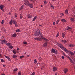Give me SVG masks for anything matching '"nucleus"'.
Instances as JSON below:
<instances>
[{"instance_id":"1","label":"nucleus","mask_w":75,"mask_h":75,"mask_svg":"<svg viewBox=\"0 0 75 75\" xmlns=\"http://www.w3.org/2000/svg\"><path fill=\"white\" fill-rule=\"evenodd\" d=\"M35 35L36 37H37V36L40 37L41 38L43 39L45 41H48V39L42 36V34L40 33V30L39 29H38L37 31L35 32Z\"/></svg>"},{"instance_id":"2","label":"nucleus","mask_w":75,"mask_h":75,"mask_svg":"<svg viewBox=\"0 0 75 75\" xmlns=\"http://www.w3.org/2000/svg\"><path fill=\"white\" fill-rule=\"evenodd\" d=\"M13 23V24L15 25V27H17V26H18V25H17V21L14 20H12L10 21L9 24H11V25H12V23Z\"/></svg>"},{"instance_id":"3","label":"nucleus","mask_w":75,"mask_h":75,"mask_svg":"<svg viewBox=\"0 0 75 75\" xmlns=\"http://www.w3.org/2000/svg\"><path fill=\"white\" fill-rule=\"evenodd\" d=\"M25 1L24 4H25V5L26 6H28V5L30 4V3L28 2V0H25Z\"/></svg>"},{"instance_id":"4","label":"nucleus","mask_w":75,"mask_h":75,"mask_svg":"<svg viewBox=\"0 0 75 75\" xmlns=\"http://www.w3.org/2000/svg\"><path fill=\"white\" fill-rule=\"evenodd\" d=\"M58 47H60V48H61V49H62L63 48H64V46H63V45H62V44H61L60 43H59L58 44Z\"/></svg>"},{"instance_id":"5","label":"nucleus","mask_w":75,"mask_h":75,"mask_svg":"<svg viewBox=\"0 0 75 75\" xmlns=\"http://www.w3.org/2000/svg\"><path fill=\"white\" fill-rule=\"evenodd\" d=\"M63 71L64 74H66L68 71V70L67 68H65L63 70Z\"/></svg>"},{"instance_id":"6","label":"nucleus","mask_w":75,"mask_h":75,"mask_svg":"<svg viewBox=\"0 0 75 75\" xmlns=\"http://www.w3.org/2000/svg\"><path fill=\"white\" fill-rule=\"evenodd\" d=\"M4 5H1L0 6V9L1 10H2V9H4Z\"/></svg>"},{"instance_id":"7","label":"nucleus","mask_w":75,"mask_h":75,"mask_svg":"<svg viewBox=\"0 0 75 75\" xmlns=\"http://www.w3.org/2000/svg\"><path fill=\"white\" fill-rule=\"evenodd\" d=\"M67 58H68V59H69V60H70L71 62V63H72V64H74V62H73V61H72V60L71 59V58H70V57H69V56H68L67 57Z\"/></svg>"},{"instance_id":"8","label":"nucleus","mask_w":75,"mask_h":75,"mask_svg":"<svg viewBox=\"0 0 75 75\" xmlns=\"http://www.w3.org/2000/svg\"><path fill=\"white\" fill-rule=\"evenodd\" d=\"M27 17L29 18H32L33 17V16L30 14H28L27 16Z\"/></svg>"},{"instance_id":"9","label":"nucleus","mask_w":75,"mask_h":75,"mask_svg":"<svg viewBox=\"0 0 75 75\" xmlns=\"http://www.w3.org/2000/svg\"><path fill=\"white\" fill-rule=\"evenodd\" d=\"M48 44L47 43V42H46L43 45V47H46L47 46Z\"/></svg>"},{"instance_id":"10","label":"nucleus","mask_w":75,"mask_h":75,"mask_svg":"<svg viewBox=\"0 0 75 75\" xmlns=\"http://www.w3.org/2000/svg\"><path fill=\"white\" fill-rule=\"evenodd\" d=\"M69 53H70V54H71V56L73 57H74V53L71 51L69 52Z\"/></svg>"},{"instance_id":"11","label":"nucleus","mask_w":75,"mask_h":75,"mask_svg":"<svg viewBox=\"0 0 75 75\" xmlns=\"http://www.w3.org/2000/svg\"><path fill=\"white\" fill-rule=\"evenodd\" d=\"M41 39L40 38H35V40H38L39 41L41 40Z\"/></svg>"},{"instance_id":"12","label":"nucleus","mask_w":75,"mask_h":75,"mask_svg":"<svg viewBox=\"0 0 75 75\" xmlns=\"http://www.w3.org/2000/svg\"><path fill=\"white\" fill-rule=\"evenodd\" d=\"M0 41H1V44H4V40H1Z\"/></svg>"},{"instance_id":"13","label":"nucleus","mask_w":75,"mask_h":75,"mask_svg":"<svg viewBox=\"0 0 75 75\" xmlns=\"http://www.w3.org/2000/svg\"><path fill=\"white\" fill-rule=\"evenodd\" d=\"M17 36V35L16 33H14L12 35V37L13 38H15Z\"/></svg>"},{"instance_id":"14","label":"nucleus","mask_w":75,"mask_h":75,"mask_svg":"<svg viewBox=\"0 0 75 75\" xmlns=\"http://www.w3.org/2000/svg\"><path fill=\"white\" fill-rule=\"evenodd\" d=\"M70 20L71 22H74V21H75V20H74V19L73 18H71L70 19Z\"/></svg>"},{"instance_id":"15","label":"nucleus","mask_w":75,"mask_h":75,"mask_svg":"<svg viewBox=\"0 0 75 75\" xmlns=\"http://www.w3.org/2000/svg\"><path fill=\"white\" fill-rule=\"evenodd\" d=\"M55 50L54 49L52 48L51 50V52H52L53 53H55Z\"/></svg>"},{"instance_id":"16","label":"nucleus","mask_w":75,"mask_h":75,"mask_svg":"<svg viewBox=\"0 0 75 75\" xmlns=\"http://www.w3.org/2000/svg\"><path fill=\"white\" fill-rule=\"evenodd\" d=\"M69 46L70 47H74V46L73 44H69Z\"/></svg>"},{"instance_id":"17","label":"nucleus","mask_w":75,"mask_h":75,"mask_svg":"<svg viewBox=\"0 0 75 75\" xmlns=\"http://www.w3.org/2000/svg\"><path fill=\"white\" fill-rule=\"evenodd\" d=\"M61 21H62L63 23H65V22H66V20L64 19H62L61 20Z\"/></svg>"},{"instance_id":"18","label":"nucleus","mask_w":75,"mask_h":75,"mask_svg":"<svg viewBox=\"0 0 75 75\" xmlns=\"http://www.w3.org/2000/svg\"><path fill=\"white\" fill-rule=\"evenodd\" d=\"M28 5L30 8H33V5L32 4L29 3Z\"/></svg>"},{"instance_id":"19","label":"nucleus","mask_w":75,"mask_h":75,"mask_svg":"<svg viewBox=\"0 0 75 75\" xmlns=\"http://www.w3.org/2000/svg\"><path fill=\"white\" fill-rule=\"evenodd\" d=\"M24 8V5H23L22 6H21V7L20 8L19 10H21L23 9Z\"/></svg>"},{"instance_id":"20","label":"nucleus","mask_w":75,"mask_h":75,"mask_svg":"<svg viewBox=\"0 0 75 75\" xmlns=\"http://www.w3.org/2000/svg\"><path fill=\"white\" fill-rule=\"evenodd\" d=\"M65 13L66 14H68V10L67 9H66L65 10Z\"/></svg>"},{"instance_id":"21","label":"nucleus","mask_w":75,"mask_h":75,"mask_svg":"<svg viewBox=\"0 0 75 75\" xmlns=\"http://www.w3.org/2000/svg\"><path fill=\"white\" fill-rule=\"evenodd\" d=\"M53 69L54 71H57V68L55 67H53Z\"/></svg>"},{"instance_id":"22","label":"nucleus","mask_w":75,"mask_h":75,"mask_svg":"<svg viewBox=\"0 0 75 75\" xmlns=\"http://www.w3.org/2000/svg\"><path fill=\"white\" fill-rule=\"evenodd\" d=\"M6 45H7L8 46H10V45H11V44L10 43H7L6 44Z\"/></svg>"},{"instance_id":"23","label":"nucleus","mask_w":75,"mask_h":75,"mask_svg":"<svg viewBox=\"0 0 75 75\" xmlns=\"http://www.w3.org/2000/svg\"><path fill=\"white\" fill-rule=\"evenodd\" d=\"M36 18H37V16H35V17L33 18V19L32 20V21H34L35 20V19H36Z\"/></svg>"},{"instance_id":"24","label":"nucleus","mask_w":75,"mask_h":75,"mask_svg":"<svg viewBox=\"0 0 75 75\" xmlns=\"http://www.w3.org/2000/svg\"><path fill=\"white\" fill-rule=\"evenodd\" d=\"M13 58H16L17 56V55H16V54H13Z\"/></svg>"},{"instance_id":"25","label":"nucleus","mask_w":75,"mask_h":75,"mask_svg":"<svg viewBox=\"0 0 75 75\" xmlns=\"http://www.w3.org/2000/svg\"><path fill=\"white\" fill-rule=\"evenodd\" d=\"M8 48L10 49H12V48H13V46L11 45H10L8 46Z\"/></svg>"},{"instance_id":"26","label":"nucleus","mask_w":75,"mask_h":75,"mask_svg":"<svg viewBox=\"0 0 75 75\" xmlns=\"http://www.w3.org/2000/svg\"><path fill=\"white\" fill-rule=\"evenodd\" d=\"M62 49V50H64V51H66V50H67L66 48H65L64 47H63Z\"/></svg>"},{"instance_id":"27","label":"nucleus","mask_w":75,"mask_h":75,"mask_svg":"<svg viewBox=\"0 0 75 75\" xmlns=\"http://www.w3.org/2000/svg\"><path fill=\"white\" fill-rule=\"evenodd\" d=\"M67 41L65 40H62V42H67Z\"/></svg>"},{"instance_id":"28","label":"nucleus","mask_w":75,"mask_h":75,"mask_svg":"<svg viewBox=\"0 0 75 75\" xmlns=\"http://www.w3.org/2000/svg\"><path fill=\"white\" fill-rule=\"evenodd\" d=\"M71 27H69L66 28V30H69V29H71Z\"/></svg>"},{"instance_id":"29","label":"nucleus","mask_w":75,"mask_h":75,"mask_svg":"<svg viewBox=\"0 0 75 75\" xmlns=\"http://www.w3.org/2000/svg\"><path fill=\"white\" fill-rule=\"evenodd\" d=\"M65 34H64V33H63L62 34V37L63 38H64V37H65Z\"/></svg>"},{"instance_id":"30","label":"nucleus","mask_w":75,"mask_h":75,"mask_svg":"<svg viewBox=\"0 0 75 75\" xmlns=\"http://www.w3.org/2000/svg\"><path fill=\"white\" fill-rule=\"evenodd\" d=\"M18 70V69L16 68V69H14L13 71L14 72H16V71H17Z\"/></svg>"},{"instance_id":"31","label":"nucleus","mask_w":75,"mask_h":75,"mask_svg":"<svg viewBox=\"0 0 75 75\" xmlns=\"http://www.w3.org/2000/svg\"><path fill=\"white\" fill-rule=\"evenodd\" d=\"M37 62V59H34V63H35V64H36Z\"/></svg>"},{"instance_id":"32","label":"nucleus","mask_w":75,"mask_h":75,"mask_svg":"<svg viewBox=\"0 0 75 75\" xmlns=\"http://www.w3.org/2000/svg\"><path fill=\"white\" fill-rule=\"evenodd\" d=\"M20 30L19 29H18L16 30V32H20Z\"/></svg>"},{"instance_id":"33","label":"nucleus","mask_w":75,"mask_h":75,"mask_svg":"<svg viewBox=\"0 0 75 75\" xmlns=\"http://www.w3.org/2000/svg\"><path fill=\"white\" fill-rule=\"evenodd\" d=\"M7 42V41L6 40H4V43H5V44H6Z\"/></svg>"},{"instance_id":"34","label":"nucleus","mask_w":75,"mask_h":75,"mask_svg":"<svg viewBox=\"0 0 75 75\" xmlns=\"http://www.w3.org/2000/svg\"><path fill=\"white\" fill-rule=\"evenodd\" d=\"M24 56H21L20 57V58L21 59L22 58H24Z\"/></svg>"},{"instance_id":"35","label":"nucleus","mask_w":75,"mask_h":75,"mask_svg":"<svg viewBox=\"0 0 75 75\" xmlns=\"http://www.w3.org/2000/svg\"><path fill=\"white\" fill-rule=\"evenodd\" d=\"M59 20H57L56 22V24H58V23H59Z\"/></svg>"},{"instance_id":"36","label":"nucleus","mask_w":75,"mask_h":75,"mask_svg":"<svg viewBox=\"0 0 75 75\" xmlns=\"http://www.w3.org/2000/svg\"><path fill=\"white\" fill-rule=\"evenodd\" d=\"M18 75H21V72L19 71L18 72Z\"/></svg>"},{"instance_id":"37","label":"nucleus","mask_w":75,"mask_h":75,"mask_svg":"<svg viewBox=\"0 0 75 75\" xmlns=\"http://www.w3.org/2000/svg\"><path fill=\"white\" fill-rule=\"evenodd\" d=\"M4 20H3L1 22V24H4Z\"/></svg>"},{"instance_id":"38","label":"nucleus","mask_w":75,"mask_h":75,"mask_svg":"<svg viewBox=\"0 0 75 75\" xmlns=\"http://www.w3.org/2000/svg\"><path fill=\"white\" fill-rule=\"evenodd\" d=\"M56 54H57V53H58V52L57 51V50H55V53Z\"/></svg>"},{"instance_id":"39","label":"nucleus","mask_w":75,"mask_h":75,"mask_svg":"<svg viewBox=\"0 0 75 75\" xmlns=\"http://www.w3.org/2000/svg\"><path fill=\"white\" fill-rule=\"evenodd\" d=\"M64 15V14L63 13H62V14H61V17H62V16H63Z\"/></svg>"},{"instance_id":"40","label":"nucleus","mask_w":75,"mask_h":75,"mask_svg":"<svg viewBox=\"0 0 75 75\" xmlns=\"http://www.w3.org/2000/svg\"><path fill=\"white\" fill-rule=\"evenodd\" d=\"M8 59L9 61H11V59H10V57H9Z\"/></svg>"},{"instance_id":"41","label":"nucleus","mask_w":75,"mask_h":75,"mask_svg":"<svg viewBox=\"0 0 75 75\" xmlns=\"http://www.w3.org/2000/svg\"><path fill=\"white\" fill-rule=\"evenodd\" d=\"M1 62H4V60H3V59H1Z\"/></svg>"},{"instance_id":"42","label":"nucleus","mask_w":75,"mask_h":75,"mask_svg":"<svg viewBox=\"0 0 75 75\" xmlns=\"http://www.w3.org/2000/svg\"><path fill=\"white\" fill-rule=\"evenodd\" d=\"M58 36H59V33H58L57 34L56 36L57 37H58Z\"/></svg>"},{"instance_id":"43","label":"nucleus","mask_w":75,"mask_h":75,"mask_svg":"<svg viewBox=\"0 0 75 75\" xmlns=\"http://www.w3.org/2000/svg\"><path fill=\"white\" fill-rule=\"evenodd\" d=\"M13 54H17V52L14 51H13Z\"/></svg>"},{"instance_id":"44","label":"nucleus","mask_w":75,"mask_h":75,"mask_svg":"<svg viewBox=\"0 0 75 75\" xmlns=\"http://www.w3.org/2000/svg\"><path fill=\"white\" fill-rule=\"evenodd\" d=\"M23 44H27V42H23Z\"/></svg>"},{"instance_id":"45","label":"nucleus","mask_w":75,"mask_h":75,"mask_svg":"<svg viewBox=\"0 0 75 75\" xmlns=\"http://www.w3.org/2000/svg\"><path fill=\"white\" fill-rule=\"evenodd\" d=\"M51 7H52V8L53 9H54V6L52 5H51Z\"/></svg>"},{"instance_id":"46","label":"nucleus","mask_w":75,"mask_h":75,"mask_svg":"<svg viewBox=\"0 0 75 75\" xmlns=\"http://www.w3.org/2000/svg\"><path fill=\"white\" fill-rule=\"evenodd\" d=\"M31 75H35V73H34V72H33V73H32Z\"/></svg>"},{"instance_id":"47","label":"nucleus","mask_w":75,"mask_h":75,"mask_svg":"<svg viewBox=\"0 0 75 75\" xmlns=\"http://www.w3.org/2000/svg\"><path fill=\"white\" fill-rule=\"evenodd\" d=\"M5 57L6 58H7V59H8V58H9V57L7 56H5Z\"/></svg>"},{"instance_id":"48","label":"nucleus","mask_w":75,"mask_h":75,"mask_svg":"<svg viewBox=\"0 0 75 75\" xmlns=\"http://www.w3.org/2000/svg\"><path fill=\"white\" fill-rule=\"evenodd\" d=\"M62 59H64V57L63 56H62Z\"/></svg>"},{"instance_id":"49","label":"nucleus","mask_w":75,"mask_h":75,"mask_svg":"<svg viewBox=\"0 0 75 75\" xmlns=\"http://www.w3.org/2000/svg\"><path fill=\"white\" fill-rule=\"evenodd\" d=\"M65 51V52H67V53H68V50H66V51Z\"/></svg>"},{"instance_id":"50","label":"nucleus","mask_w":75,"mask_h":75,"mask_svg":"<svg viewBox=\"0 0 75 75\" xmlns=\"http://www.w3.org/2000/svg\"><path fill=\"white\" fill-rule=\"evenodd\" d=\"M3 11V12H4V9H1Z\"/></svg>"},{"instance_id":"51","label":"nucleus","mask_w":75,"mask_h":75,"mask_svg":"<svg viewBox=\"0 0 75 75\" xmlns=\"http://www.w3.org/2000/svg\"><path fill=\"white\" fill-rule=\"evenodd\" d=\"M30 1H31L34 2V0H30Z\"/></svg>"},{"instance_id":"52","label":"nucleus","mask_w":75,"mask_h":75,"mask_svg":"<svg viewBox=\"0 0 75 75\" xmlns=\"http://www.w3.org/2000/svg\"><path fill=\"white\" fill-rule=\"evenodd\" d=\"M44 3H45V4H47V1H45L44 2Z\"/></svg>"},{"instance_id":"53","label":"nucleus","mask_w":75,"mask_h":75,"mask_svg":"<svg viewBox=\"0 0 75 75\" xmlns=\"http://www.w3.org/2000/svg\"><path fill=\"white\" fill-rule=\"evenodd\" d=\"M53 25H55V22L53 23Z\"/></svg>"},{"instance_id":"54","label":"nucleus","mask_w":75,"mask_h":75,"mask_svg":"<svg viewBox=\"0 0 75 75\" xmlns=\"http://www.w3.org/2000/svg\"><path fill=\"white\" fill-rule=\"evenodd\" d=\"M17 51H19V50H20V49H19V48H17Z\"/></svg>"},{"instance_id":"55","label":"nucleus","mask_w":75,"mask_h":75,"mask_svg":"<svg viewBox=\"0 0 75 75\" xmlns=\"http://www.w3.org/2000/svg\"><path fill=\"white\" fill-rule=\"evenodd\" d=\"M20 18H21V19H22V18H23V17H22V16H21Z\"/></svg>"},{"instance_id":"56","label":"nucleus","mask_w":75,"mask_h":75,"mask_svg":"<svg viewBox=\"0 0 75 75\" xmlns=\"http://www.w3.org/2000/svg\"><path fill=\"white\" fill-rule=\"evenodd\" d=\"M71 58H72V59H74V61H75V60H74V58H73V57H72Z\"/></svg>"},{"instance_id":"57","label":"nucleus","mask_w":75,"mask_h":75,"mask_svg":"<svg viewBox=\"0 0 75 75\" xmlns=\"http://www.w3.org/2000/svg\"><path fill=\"white\" fill-rule=\"evenodd\" d=\"M30 56V54L27 55V57H29Z\"/></svg>"},{"instance_id":"58","label":"nucleus","mask_w":75,"mask_h":75,"mask_svg":"<svg viewBox=\"0 0 75 75\" xmlns=\"http://www.w3.org/2000/svg\"><path fill=\"white\" fill-rule=\"evenodd\" d=\"M42 26V25H39V27H40V26Z\"/></svg>"},{"instance_id":"59","label":"nucleus","mask_w":75,"mask_h":75,"mask_svg":"<svg viewBox=\"0 0 75 75\" xmlns=\"http://www.w3.org/2000/svg\"><path fill=\"white\" fill-rule=\"evenodd\" d=\"M3 67H5V65H3Z\"/></svg>"},{"instance_id":"60","label":"nucleus","mask_w":75,"mask_h":75,"mask_svg":"<svg viewBox=\"0 0 75 75\" xmlns=\"http://www.w3.org/2000/svg\"><path fill=\"white\" fill-rule=\"evenodd\" d=\"M55 75H57V73H55Z\"/></svg>"},{"instance_id":"61","label":"nucleus","mask_w":75,"mask_h":75,"mask_svg":"<svg viewBox=\"0 0 75 75\" xmlns=\"http://www.w3.org/2000/svg\"><path fill=\"white\" fill-rule=\"evenodd\" d=\"M15 17L16 18L17 17V15H15Z\"/></svg>"},{"instance_id":"62","label":"nucleus","mask_w":75,"mask_h":75,"mask_svg":"<svg viewBox=\"0 0 75 75\" xmlns=\"http://www.w3.org/2000/svg\"><path fill=\"white\" fill-rule=\"evenodd\" d=\"M52 1H55V0H52Z\"/></svg>"},{"instance_id":"63","label":"nucleus","mask_w":75,"mask_h":75,"mask_svg":"<svg viewBox=\"0 0 75 75\" xmlns=\"http://www.w3.org/2000/svg\"><path fill=\"white\" fill-rule=\"evenodd\" d=\"M1 54H0V57H1Z\"/></svg>"},{"instance_id":"64","label":"nucleus","mask_w":75,"mask_h":75,"mask_svg":"<svg viewBox=\"0 0 75 75\" xmlns=\"http://www.w3.org/2000/svg\"><path fill=\"white\" fill-rule=\"evenodd\" d=\"M42 5H41V7H42Z\"/></svg>"}]
</instances>
